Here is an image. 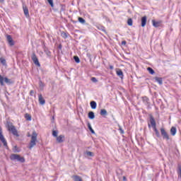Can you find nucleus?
Masks as SVG:
<instances>
[{"label": "nucleus", "instance_id": "5701e85b", "mask_svg": "<svg viewBox=\"0 0 181 181\" xmlns=\"http://www.w3.org/2000/svg\"><path fill=\"white\" fill-rule=\"evenodd\" d=\"M44 52H45V54H47V56H48V57H50L52 52H50V51H49V49L47 48H44Z\"/></svg>", "mask_w": 181, "mask_h": 181}, {"label": "nucleus", "instance_id": "f3484780", "mask_svg": "<svg viewBox=\"0 0 181 181\" xmlns=\"http://www.w3.org/2000/svg\"><path fill=\"white\" fill-rule=\"evenodd\" d=\"M88 117L90 119H94V118H95V115H94V112H89Z\"/></svg>", "mask_w": 181, "mask_h": 181}, {"label": "nucleus", "instance_id": "1a4fd4ad", "mask_svg": "<svg viewBox=\"0 0 181 181\" xmlns=\"http://www.w3.org/2000/svg\"><path fill=\"white\" fill-rule=\"evenodd\" d=\"M6 39H7V42L10 46H13L15 45V42H13V40L12 39V36L7 35Z\"/></svg>", "mask_w": 181, "mask_h": 181}, {"label": "nucleus", "instance_id": "a211bd4d", "mask_svg": "<svg viewBox=\"0 0 181 181\" xmlns=\"http://www.w3.org/2000/svg\"><path fill=\"white\" fill-rule=\"evenodd\" d=\"M176 132H177L176 127H171L170 134L171 135H173V136H175L176 135Z\"/></svg>", "mask_w": 181, "mask_h": 181}, {"label": "nucleus", "instance_id": "b1692460", "mask_svg": "<svg viewBox=\"0 0 181 181\" xmlns=\"http://www.w3.org/2000/svg\"><path fill=\"white\" fill-rule=\"evenodd\" d=\"M25 118L27 121H32V116L30 114L26 113L25 115Z\"/></svg>", "mask_w": 181, "mask_h": 181}, {"label": "nucleus", "instance_id": "7c9ffc66", "mask_svg": "<svg viewBox=\"0 0 181 181\" xmlns=\"http://www.w3.org/2000/svg\"><path fill=\"white\" fill-rule=\"evenodd\" d=\"M57 134H59V132H57V130H53V131H52V135H53L55 138H57Z\"/></svg>", "mask_w": 181, "mask_h": 181}, {"label": "nucleus", "instance_id": "412c9836", "mask_svg": "<svg viewBox=\"0 0 181 181\" xmlns=\"http://www.w3.org/2000/svg\"><path fill=\"white\" fill-rule=\"evenodd\" d=\"M100 115H102V117L108 115V112H107V110L105 109H102V110H100Z\"/></svg>", "mask_w": 181, "mask_h": 181}, {"label": "nucleus", "instance_id": "79ce46f5", "mask_svg": "<svg viewBox=\"0 0 181 181\" xmlns=\"http://www.w3.org/2000/svg\"><path fill=\"white\" fill-rule=\"evenodd\" d=\"M5 0H0V2L2 3L4 2Z\"/></svg>", "mask_w": 181, "mask_h": 181}, {"label": "nucleus", "instance_id": "dca6fc26", "mask_svg": "<svg viewBox=\"0 0 181 181\" xmlns=\"http://www.w3.org/2000/svg\"><path fill=\"white\" fill-rule=\"evenodd\" d=\"M156 81H157V83H158V84H160V86H162L163 84V81L162 79V78H159L158 76L154 78Z\"/></svg>", "mask_w": 181, "mask_h": 181}, {"label": "nucleus", "instance_id": "4468645a", "mask_svg": "<svg viewBox=\"0 0 181 181\" xmlns=\"http://www.w3.org/2000/svg\"><path fill=\"white\" fill-rule=\"evenodd\" d=\"M152 23L154 28H159V26H160V21H155V20H152Z\"/></svg>", "mask_w": 181, "mask_h": 181}, {"label": "nucleus", "instance_id": "bb28decb", "mask_svg": "<svg viewBox=\"0 0 181 181\" xmlns=\"http://www.w3.org/2000/svg\"><path fill=\"white\" fill-rule=\"evenodd\" d=\"M147 70L150 74L153 75L155 74V71H153V69L151 67H148Z\"/></svg>", "mask_w": 181, "mask_h": 181}, {"label": "nucleus", "instance_id": "a878e982", "mask_svg": "<svg viewBox=\"0 0 181 181\" xmlns=\"http://www.w3.org/2000/svg\"><path fill=\"white\" fill-rule=\"evenodd\" d=\"M39 87H40V90H43V88H45V83H42V81H39Z\"/></svg>", "mask_w": 181, "mask_h": 181}, {"label": "nucleus", "instance_id": "9b49d317", "mask_svg": "<svg viewBox=\"0 0 181 181\" xmlns=\"http://www.w3.org/2000/svg\"><path fill=\"white\" fill-rule=\"evenodd\" d=\"M57 142H58V144L64 142V135H59V136H57Z\"/></svg>", "mask_w": 181, "mask_h": 181}, {"label": "nucleus", "instance_id": "473e14b6", "mask_svg": "<svg viewBox=\"0 0 181 181\" xmlns=\"http://www.w3.org/2000/svg\"><path fill=\"white\" fill-rule=\"evenodd\" d=\"M48 4L51 6L52 8L54 6V4H53V0H47Z\"/></svg>", "mask_w": 181, "mask_h": 181}, {"label": "nucleus", "instance_id": "c756f323", "mask_svg": "<svg viewBox=\"0 0 181 181\" xmlns=\"http://www.w3.org/2000/svg\"><path fill=\"white\" fill-rule=\"evenodd\" d=\"M78 19V22H80V23H86V20H84V18L79 17Z\"/></svg>", "mask_w": 181, "mask_h": 181}, {"label": "nucleus", "instance_id": "7ed1b4c3", "mask_svg": "<svg viewBox=\"0 0 181 181\" xmlns=\"http://www.w3.org/2000/svg\"><path fill=\"white\" fill-rule=\"evenodd\" d=\"M7 129L8 131L11 132L13 135L15 136H19V134H18V130L16 129V127L12 124L11 122H7Z\"/></svg>", "mask_w": 181, "mask_h": 181}, {"label": "nucleus", "instance_id": "2eb2a0df", "mask_svg": "<svg viewBox=\"0 0 181 181\" xmlns=\"http://www.w3.org/2000/svg\"><path fill=\"white\" fill-rule=\"evenodd\" d=\"M146 25V16H144L141 18V26L142 28H145Z\"/></svg>", "mask_w": 181, "mask_h": 181}, {"label": "nucleus", "instance_id": "cd10ccee", "mask_svg": "<svg viewBox=\"0 0 181 181\" xmlns=\"http://www.w3.org/2000/svg\"><path fill=\"white\" fill-rule=\"evenodd\" d=\"M86 154L87 155V156H94V153L91 152V151H86Z\"/></svg>", "mask_w": 181, "mask_h": 181}, {"label": "nucleus", "instance_id": "aec40b11", "mask_svg": "<svg viewBox=\"0 0 181 181\" xmlns=\"http://www.w3.org/2000/svg\"><path fill=\"white\" fill-rule=\"evenodd\" d=\"M142 98H143V102L144 103V104L149 105V98H148V97H146V96H144Z\"/></svg>", "mask_w": 181, "mask_h": 181}, {"label": "nucleus", "instance_id": "4c0bfd02", "mask_svg": "<svg viewBox=\"0 0 181 181\" xmlns=\"http://www.w3.org/2000/svg\"><path fill=\"white\" fill-rule=\"evenodd\" d=\"M62 37H67V34H66V33H62Z\"/></svg>", "mask_w": 181, "mask_h": 181}, {"label": "nucleus", "instance_id": "e433bc0d", "mask_svg": "<svg viewBox=\"0 0 181 181\" xmlns=\"http://www.w3.org/2000/svg\"><path fill=\"white\" fill-rule=\"evenodd\" d=\"M118 127H119V131H120V134H124V131L122 130V127H121L120 125H119Z\"/></svg>", "mask_w": 181, "mask_h": 181}, {"label": "nucleus", "instance_id": "4be33fe9", "mask_svg": "<svg viewBox=\"0 0 181 181\" xmlns=\"http://www.w3.org/2000/svg\"><path fill=\"white\" fill-rule=\"evenodd\" d=\"M13 152H14V153H18L21 152V149L18 148V146H14L13 148Z\"/></svg>", "mask_w": 181, "mask_h": 181}, {"label": "nucleus", "instance_id": "2f4dec72", "mask_svg": "<svg viewBox=\"0 0 181 181\" xmlns=\"http://www.w3.org/2000/svg\"><path fill=\"white\" fill-rule=\"evenodd\" d=\"M74 59L75 60L76 63H80V58H78V57H74Z\"/></svg>", "mask_w": 181, "mask_h": 181}, {"label": "nucleus", "instance_id": "39448f33", "mask_svg": "<svg viewBox=\"0 0 181 181\" xmlns=\"http://www.w3.org/2000/svg\"><path fill=\"white\" fill-rule=\"evenodd\" d=\"M4 81L6 84H13V81L8 78H4L2 76L0 75V84L1 86H4Z\"/></svg>", "mask_w": 181, "mask_h": 181}, {"label": "nucleus", "instance_id": "ddd939ff", "mask_svg": "<svg viewBox=\"0 0 181 181\" xmlns=\"http://www.w3.org/2000/svg\"><path fill=\"white\" fill-rule=\"evenodd\" d=\"M23 9L26 18H29V9H28V7L23 6Z\"/></svg>", "mask_w": 181, "mask_h": 181}, {"label": "nucleus", "instance_id": "f257e3e1", "mask_svg": "<svg viewBox=\"0 0 181 181\" xmlns=\"http://www.w3.org/2000/svg\"><path fill=\"white\" fill-rule=\"evenodd\" d=\"M148 128H151L152 127L153 131L156 132V135L158 138H160V134L159 133V131L158 129H156V122L155 121V118L152 115H150L149 119V123L148 124Z\"/></svg>", "mask_w": 181, "mask_h": 181}, {"label": "nucleus", "instance_id": "f03ea898", "mask_svg": "<svg viewBox=\"0 0 181 181\" xmlns=\"http://www.w3.org/2000/svg\"><path fill=\"white\" fill-rule=\"evenodd\" d=\"M37 142V133H36V131H33L32 136H31V140L30 141L29 144V149H32L34 146H36V143Z\"/></svg>", "mask_w": 181, "mask_h": 181}, {"label": "nucleus", "instance_id": "20e7f679", "mask_svg": "<svg viewBox=\"0 0 181 181\" xmlns=\"http://www.w3.org/2000/svg\"><path fill=\"white\" fill-rule=\"evenodd\" d=\"M11 160H17L21 163H25V158L21 156L19 154L13 153L10 156Z\"/></svg>", "mask_w": 181, "mask_h": 181}, {"label": "nucleus", "instance_id": "a19ab883", "mask_svg": "<svg viewBox=\"0 0 181 181\" xmlns=\"http://www.w3.org/2000/svg\"><path fill=\"white\" fill-rule=\"evenodd\" d=\"M123 180H124V181H127V177L124 176V177H123Z\"/></svg>", "mask_w": 181, "mask_h": 181}, {"label": "nucleus", "instance_id": "9d476101", "mask_svg": "<svg viewBox=\"0 0 181 181\" xmlns=\"http://www.w3.org/2000/svg\"><path fill=\"white\" fill-rule=\"evenodd\" d=\"M38 101L41 105H45L46 104V100L42 96V94H40L38 96Z\"/></svg>", "mask_w": 181, "mask_h": 181}, {"label": "nucleus", "instance_id": "6ab92c4d", "mask_svg": "<svg viewBox=\"0 0 181 181\" xmlns=\"http://www.w3.org/2000/svg\"><path fill=\"white\" fill-rule=\"evenodd\" d=\"M90 107H91L92 110H95L97 108V103H95V101H91Z\"/></svg>", "mask_w": 181, "mask_h": 181}, {"label": "nucleus", "instance_id": "ea45409f", "mask_svg": "<svg viewBox=\"0 0 181 181\" xmlns=\"http://www.w3.org/2000/svg\"><path fill=\"white\" fill-rule=\"evenodd\" d=\"M110 70H113L114 69V66H110Z\"/></svg>", "mask_w": 181, "mask_h": 181}, {"label": "nucleus", "instance_id": "f8f14e48", "mask_svg": "<svg viewBox=\"0 0 181 181\" xmlns=\"http://www.w3.org/2000/svg\"><path fill=\"white\" fill-rule=\"evenodd\" d=\"M117 75L118 76V77H120L122 79L124 78V72H122V70L118 69L116 71Z\"/></svg>", "mask_w": 181, "mask_h": 181}, {"label": "nucleus", "instance_id": "c03bdc74", "mask_svg": "<svg viewBox=\"0 0 181 181\" xmlns=\"http://www.w3.org/2000/svg\"><path fill=\"white\" fill-rule=\"evenodd\" d=\"M103 32H105V29H103Z\"/></svg>", "mask_w": 181, "mask_h": 181}, {"label": "nucleus", "instance_id": "0eeeda50", "mask_svg": "<svg viewBox=\"0 0 181 181\" xmlns=\"http://www.w3.org/2000/svg\"><path fill=\"white\" fill-rule=\"evenodd\" d=\"M31 59L36 66H38V67H40V63L39 62V59H37V57H36V54L33 53L31 56Z\"/></svg>", "mask_w": 181, "mask_h": 181}, {"label": "nucleus", "instance_id": "423d86ee", "mask_svg": "<svg viewBox=\"0 0 181 181\" xmlns=\"http://www.w3.org/2000/svg\"><path fill=\"white\" fill-rule=\"evenodd\" d=\"M0 141L4 144V146H6V148H8V143L6 142V139H5L4 134H2V127H0Z\"/></svg>", "mask_w": 181, "mask_h": 181}, {"label": "nucleus", "instance_id": "6e6552de", "mask_svg": "<svg viewBox=\"0 0 181 181\" xmlns=\"http://www.w3.org/2000/svg\"><path fill=\"white\" fill-rule=\"evenodd\" d=\"M160 132L163 139H166L167 141H169V134H168V132H166L165 129L161 128Z\"/></svg>", "mask_w": 181, "mask_h": 181}, {"label": "nucleus", "instance_id": "72a5a7b5", "mask_svg": "<svg viewBox=\"0 0 181 181\" xmlns=\"http://www.w3.org/2000/svg\"><path fill=\"white\" fill-rule=\"evenodd\" d=\"M0 62L2 64H6V60H5V59H0Z\"/></svg>", "mask_w": 181, "mask_h": 181}, {"label": "nucleus", "instance_id": "58836bf2", "mask_svg": "<svg viewBox=\"0 0 181 181\" xmlns=\"http://www.w3.org/2000/svg\"><path fill=\"white\" fill-rule=\"evenodd\" d=\"M122 45H127V42L126 41H122Z\"/></svg>", "mask_w": 181, "mask_h": 181}, {"label": "nucleus", "instance_id": "49530a36", "mask_svg": "<svg viewBox=\"0 0 181 181\" xmlns=\"http://www.w3.org/2000/svg\"><path fill=\"white\" fill-rule=\"evenodd\" d=\"M28 136H30V134H28Z\"/></svg>", "mask_w": 181, "mask_h": 181}, {"label": "nucleus", "instance_id": "393cba45", "mask_svg": "<svg viewBox=\"0 0 181 181\" xmlns=\"http://www.w3.org/2000/svg\"><path fill=\"white\" fill-rule=\"evenodd\" d=\"M88 128L90 131L91 134H95V132H94V129L91 127V124H90V122L88 123Z\"/></svg>", "mask_w": 181, "mask_h": 181}, {"label": "nucleus", "instance_id": "c85d7f7f", "mask_svg": "<svg viewBox=\"0 0 181 181\" xmlns=\"http://www.w3.org/2000/svg\"><path fill=\"white\" fill-rule=\"evenodd\" d=\"M132 23H133L132 18H129L127 20V25H129V26H132Z\"/></svg>", "mask_w": 181, "mask_h": 181}, {"label": "nucleus", "instance_id": "a18cd8bd", "mask_svg": "<svg viewBox=\"0 0 181 181\" xmlns=\"http://www.w3.org/2000/svg\"><path fill=\"white\" fill-rule=\"evenodd\" d=\"M52 119H54V117H52Z\"/></svg>", "mask_w": 181, "mask_h": 181}, {"label": "nucleus", "instance_id": "37998d69", "mask_svg": "<svg viewBox=\"0 0 181 181\" xmlns=\"http://www.w3.org/2000/svg\"><path fill=\"white\" fill-rule=\"evenodd\" d=\"M59 49H62V45H59Z\"/></svg>", "mask_w": 181, "mask_h": 181}, {"label": "nucleus", "instance_id": "c9c22d12", "mask_svg": "<svg viewBox=\"0 0 181 181\" xmlns=\"http://www.w3.org/2000/svg\"><path fill=\"white\" fill-rule=\"evenodd\" d=\"M91 81H93V83H97V81H98L97 80V78L95 77H92Z\"/></svg>", "mask_w": 181, "mask_h": 181}, {"label": "nucleus", "instance_id": "f704fd0d", "mask_svg": "<svg viewBox=\"0 0 181 181\" xmlns=\"http://www.w3.org/2000/svg\"><path fill=\"white\" fill-rule=\"evenodd\" d=\"M35 90H31L30 91V95L31 97H33V95H35Z\"/></svg>", "mask_w": 181, "mask_h": 181}]
</instances>
